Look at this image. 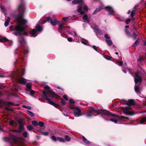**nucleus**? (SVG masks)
Segmentation results:
<instances>
[{
	"mask_svg": "<svg viewBox=\"0 0 146 146\" xmlns=\"http://www.w3.org/2000/svg\"><path fill=\"white\" fill-rule=\"evenodd\" d=\"M9 21L10 18L9 17H7L4 23V25L5 27H7L8 25Z\"/></svg>",
	"mask_w": 146,
	"mask_h": 146,
	"instance_id": "23",
	"label": "nucleus"
},
{
	"mask_svg": "<svg viewBox=\"0 0 146 146\" xmlns=\"http://www.w3.org/2000/svg\"><path fill=\"white\" fill-rule=\"evenodd\" d=\"M122 71H123L125 73H126V70H125V69H123V70H122Z\"/></svg>",
	"mask_w": 146,
	"mask_h": 146,
	"instance_id": "63",
	"label": "nucleus"
},
{
	"mask_svg": "<svg viewBox=\"0 0 146 146\" xmlns=\"http://www.w3.org/2000/svg\"><path fill=\"white\" fill-rule=\"evenodd\" d=\"M5 105L7 106H15V104L13 102H7L5 103Z\"/></svg>",
	"mask_w": 146,
	"mask_h": 146,
	"instance_id": "21",
	"label": "nucleus"
},
{
	"mask_svg": "<svg viewBox=\"0 0 146 146\" xmlns=\"http://www.w3.org/2000/svg\"><path fill=\"white\" fill-rule=\"evenodd\" d=\"M121 103L125 104L126 105L127 103V101L125 100H121L120 101Z\"/></svg>",
	"mask_w": 146,
	"mask_h": 146,
	"instance_id": "39",
	"label": "nucleus"
},
{
	"mask_svg": "<svg viewBox=\"0 0 146 146\" xmlns=\"http://www.w3.org/2000/svg\"><path fill=\"white\" fill-rule=\"evenodd\" d=\"M9 131H13L14 132H16V133H19V131H18L17 130H15L12 129H9Z\"/></svg>",
	"mask_w": 146,
	"mask_h": 146,
	"instance_id": "48",
	"label": "nucleus"
},
{
	"mask_svg": "<svg viewBox=\"0 0 146 146\" xmlns=\"http://www.w3.org/2000/svg\"><path fill=\"white\" fill-rule=\"evenodd\" d=\"M91 109L92 110V111H91V113H88L86 114V116L87 117H90L92 116L93 114L94 113H96L98 112L102 116L103 115H105L107 116H111L117 117V118H119L120 117L119 116L116 114L110 113L108 112H105L102 109L96 110L93 108H92Z\"/></svg>",
	"mask_w": 146,
	"mask_h": 146,
	"instance_id": "5",
	"label": "nucleus"
},
{
	"mask_svg": "<svg viewBox=\"0 0 146 146\" xmlns=\"http://www.w3.org/2000/svg\"><path fill=\"white\" fill-rule=\"evenodd\" d=\"M61 103L63 105H64L66 104V102L63 99H62L61 101Z\"/></svg>",
	"mask_w": 146,
	"mask_h": 146,
	"instance_id": "49",
	"label": "nucleus"
},
{
	"mask_svg": "<svg viewBox=\"0 0 146 146\" xmlns=\"http://www.w3.org/2000/svg\"><path fill=\"white\" fill-rule=\"evenodd\" d=\"M131 21V19L129 18H128L127 19L126 21V24H128Z\"/></svg>",
	"mask_w": 146,
	"mask_h": 146,
	"instance_id": "46",
	"label": "nucleus"
},
{
	"mask_svg": "<svg viewBox=\"0 0 146 146\" xmlns=\"http://www.w3.org/2000/svg\"><path fill=\"white\" fill-rule=\"evenodd\" d=\"M44 91L43 92V97L47 100L49 104L52 105L55 107L59 106L58 105L52 101L51 100L48 98L50 97V95H53L54 93L50 90V87L46 85L44 87Z\"/></svg>",
	"mask_w": 146,
	"mask_h": 146,
	"instance_id": "4",
	"label": "nucleus"
},
{
	"mask_svg": "<svg viewBox=\"0 0 146 146\" xmlns=\"http://www.w3.org/2000/svg\"><path fill=\"white\" fill-rule=\"evenodd\" d=\"M30 93L31 94H34L35 93V91L33 90H31L30 92Z\"/></svg>",
	"mask_w": 146,
	"mask_h": 146,
	"instance_id": "59",
	"label": "nucleus"
},
{
	"mask_svg": "<svg viewBox=\"0 0 146 146\" xmlns=\"http://www.w3.org/2000/svg\"><path fill=\"white\" fill-rule=\"evenodd\" d=\"M74 35H73V36L74 38H76V37H78V35L76 33L75 31H74Z\"/></svg>",
	"mask_w": 146,
	"mask_h": 146,
	"instance_id": "52",
	"label": "nucleus"
},
{
	"mask_svg": "<svg viewBox=\"0 0 146 146\" xmlns=\"http://www.w3.org/2000/svg\"><path fill=\"white\" fill-rule=\"evenodd\" d=\"M23 136L24 137L26 138L27 136V132L26 131L24 132L23 133Z\"/></svg>",
	"mask_w": 146,
	"mask_h": 146,
	"instance_id": "35",
	"label": "nucleus"
},
{
	"mask_svg": "<svg viewBox=\"0 0 146 146\" xmlns=\"http://www.w3.org/2000/svg\"><path fill=\"white\" fill-rule=\"evenodd\" d=\"M139 73L138 72H137L135 74V76H134L135 78V82L136 84L138 82L139 83L141 82L142 81V79L141 76L139 75Z\"/></svg>",
	"mask_w": 146,
	"mask_h": 146,
	"instance_id": "11",
	"label": "nucleus"
},
{
	"mask_svg": "<svg viewBox=\"0 0 146 146\" xmlns=\"http://www.w3.org/2000/svg\"><path fill=\"white\" fill-rule=\"evenodd\" d=\"M143 101L145 103V106H146V97H145L144 98V99L143 100Z\"/></svg>",
	"mask_w": 146,
	"mask_h": 146,
	"instance_id": "55",
	"label": "nucleus"
},
{
	"mask_svg": "<svg viewBox=\"0 0 146 146\" xmlns=\"http://www.w3.org/2000/svg\"><path fill=\"white\" fill-rule=\"evenodd\" d=\"M82 42L84 44L86 45H88L89 44V43L87 42H83L82 41Z\"/></svg>",
	"mask_w": 146,
	"mask_h": 146,
	"instance_id": "54",
	"label": "nucleus"
},
{
	"mask_svg": "<svg viewBox=\"0 0 146 146\" xmlns=\"http://www.w3.org/2000/svg\"><path fill=\"white\" fill-rule=\"evenodd\" d=\"M69 19L68 17H64L62 18V19L65 21L67 22L69 21Z\"/></svg>",
	"mask_w": 146,
	"mask_h": 146,
	"instance_id": "31",
	"label": "nucleus"
},
{
	"mask_svg": "<svg viewBox=\"0 0 146 146\" xmlns=\"http://www.w3.org/2000/svg\"><path fill=\"white\" fill-rule=\"evenodd\" d=\"M93 29H95V30L98 33H101V31L98 28L97 26L94 25V27L93 28Z\"/></svg>",
	"mask_w": 146,
	"mask_h": 146,
	"instance_id": "22",
	"label": "nucleus"
},
{
	"mask_svg": "<svg viewBox=\"0 0 146 146\" xmlns=\"http://www.w3.org/2000/svg\"><path fill=\"white\" fill-rule=\"evenodd\" d=\"M103 8L102 7H100L98 8H97L94 11L93 13V15H95L96 13L97 12H98L100 11H101Z\"/></svg>",
	"mask_w": 146,
	"mask_h": 146,
	"instance_id": "16",
	"label": "nucleus"
},
{
	"mask_svg": "<svg viewBox=\"0 0 146 146\" xmlns=\"http://www.w3.org/2000/svg\"><path fill=\"white\" fill-rule=\"evenodd\" d=\"M84 4L83 1H73L72 2V4L73 5H78V9L77 10V11L82 14L84 13L82 10V8Z\"/></svg>",
	"mask_w": 146,
	"mask_h": 146,
	"instance_id": "8",
	"label": "nucleus"
},
{
	"mask_svg": "<svg viewBox=\"0 0 146 146\" xmlns=\"http://www.w3.org/2000/svg\"><path fill=\"white\" fill-rule=\"evenodd\" d=\"M35 29H33L31 33V36H32L35 37L37 35H36V31L41 32L42 30V27L38 24L36 26Z\"/></svg>",
	"mask_w": 146,
	"mask_h": 146,
	"instance_id": "9",
	"label": "nucleus"
},
{
	"mask_svg": "<svg viewBox=\"0 0 146 146\" xmlns=\"http://www.w3.org/2000/svg\"><path fill=\"white\" fill-rule=\"evenodd\" d=\"M139 42H138L137 40L135 41V42L133 44V46H135L138 44Z\"/></svg>",
	"mask_w": 146,
	"mask_h": 146,
	"instance_id": "40",
	"label": "nucleus"
},
{
	"mask_svg": "<svg viewBox=\"0 0 146 146\" xmlns=\"http://www.w3.org/2000/svg\"><path fill=\"white\" fill-rule=\"evenodd\" d=\"M24 68H22L21 70L16 69L14 71V75L17 76L13 77L14 80L17 81L18 83L22 84H26V87L29 89L31 88V83H26L27 80L24 78L22 77V76L24 74Z\"/></svg>",
	"mask_w": 146,
	"mask_h": 146,
	"instance_id": "2",
	"label": "nucleus"
},
{
	"mask_svg": "<svg viewBox=\"0 0 146 146\" xmlns=\"http://www.w3.org/2000/svg\"><path fill=\"white\" fill-rule=\"evenodd\" d=\"M109 120H110L111 121H112V122H113L115 123H116L117 122V120H116V119H109Z\"/></svg>",
	"mask_w": 146,
	"mask_h": 146,
	"instance_id": "44",
	"label": "nucleus"
},
{
	"mask_svg": "<svg viewBox=\"0 0 146 146\" xmlns=\"http://www.w3.org/2000/svg\"><path fill=\"white\" fill-rule=\"evenodd\" d=\"M32 124L34 126H36L38 125V122L35 121H33L32 122Z\"/></svg>",
	"mask_w": 146,
	"mask_h": 146,
	"instance_id": "32",
	"label": "nucleus"
},
{
	"mask_svg": "<svg viewBox=\"0 0 146 146\" xmlns=\"http://www.w3.org/2000/svg\"><path fill=\"white\" fill-rule=\"evenodd\" d=\"M63 98L66 100H68V98L65 95H64L63 96Z\"/></svg>",
	"mask_w": 146,
	"mask_h": 146,
	"instance_id": "51",
	"label": "nucleus"
},
{
	"mask_svg": "<svg viewBox=\"0 0 146 146\" xmlns=\"http://www.w3.org/2000/svg\"><path fill=\"white\" fill-rule=\"evenodd\" d=\"M67 39L68 41L70 42H71L72 41V39L71 37H68Z\"/></svg>",
	"mask_w": 146,
	"mask_h": 146,
	"instance_id": "53",
	"label": "nucleus"
},
{
	"mask_svg": "<svg viewBox=\"0 0 146 146\" xmlns=\"http://www.w3.org/2000/svg\"><path fill=\"white\" fill-rule=\"evenodd\" d=\"M140 123L142 124L146 122V117H145L142 118L140 121Z\"/></svg>",
	"mask_w": 146,
	"mask_h": 146,
	"instance_id": "27",
	"label": "nucleus"
},
{
	"mask_svg": "<svg viewBox=\"0 0 146 146\" xmlns=\"http://www.w3.org/2000/svg\"><path fill=\"white\" fill-rule=\"evenodd\" d=\"M83 141L86 144V145H88L90 144V142L88 140H87L83 136L82 137Z\"/></svg>",
	"mask_w": 146,
	"mask_h": 146,
	"instance_id": "17",
	"label": "nucleus"
},
{
	"mask_svg": "<svg viewBox=\"0 0 146 146\" xmlns=\"http://www.w3.org/2000/svg\"><path fill=\"white\" fill-rule=\"evenodd\" d=\"M23 35H27V33L26 32H24L23 33Z\"/></svg>",
	"mask_w": 146,
	"mask_h": 146,
	"instance_id": "60",
	"label": "nucleus"
},
{
	"mask_svg": "<svg viewBox=\"0 0 146 146\" xmlns=\"http://www.w3.org/2000/svg\"><path fill=\"white\" fill-rule=\"evenodd\" d=\"M138 61H141L143 60V59L139 57L138 60Z\"/></svg>",
	"mask_w": 146,
	"mask_h": 146,
	"instance_id": "58",
	"label": "nucleus"
},
{
	"mask_svg": "<svg viewBox=\"0 0 146 146\" xmlns=\"http://www.w3.org/2000/svg\"><path fill=\"white\" fill-rule=\"evenodd\" d=\"M19 41L22 46L21 48L17 49L15 51V54H18L19 56L18 58L16 59V62H18L21 63L19 61L20 60H22L23 59V55L24 54L25 56H27L29 52V51L25 49V48L26 47V44L24 38L21 36L19 38Z\"/></svg>",
	"mask_w": 146,
	"mask_h": 146,
	"instance_id": "3",
	"label": "nucleus"
},
{
	"mask_svg": "<svg viewBox=\"0 0 146 146\" xmlns=\"http://www.w3.org/2000/svg\"><path fill=\"white\" fill-rule=\"evenodd\" d=\"M27 113L31 117L34 116V114L30 111L28 110L27 111Z\"/></svg>",
	"mask_w": 146,
	"mask_h": 146,
	"instance_id": "28",
	"label": "nucleus"
},
{
	"mask_svg": "<svg viewBox=\"0 0 146 146\" xmlns=\"http://www.w3.org/2000/svg\"><path fill=\"white\" fill-rule=\"evenodd\" d=\"M8 39L5 38H3L2 39H0V42H5L8 41Z\"/></svg>",
	"mask_w": 146,
	"mask_h": 146,
	"instance_id": "30",
	"label": "nucleus"
},
{
	"mask_svg": "<svg viewBox=\"0 0 146 146\" xmlns=\"http://www.w3.org/2000/svg\"><path fill=\"white\" fill-rule=\"evenodd\" d=\"M69 102L70 103L74 104L75 103L74 100L72 99L69 100Z\"/></svg>",
	"mask_w": 146,
	"mask_h": 146,
	"instance_id": "45",
	"label": "nucleus"
},
{
	"mask_svg": "<svg viewBox=\"0 0 146 146\" xmlns=\"http://www.w3.org/2000/svg\"><path fill=\"white\" fill-rule=\"evenodd\" d=\"M23 129V126L22 125H19L18 128V130H17L19 131V133H20L22 132Z\"/></svg>",
	"mask_w": 146,
	"mask_h": 146,
	"instance_id": "24",
	"label": "nucleus"
},
{
	"mask_svg": "<svg viewBox=\"0 0 146 146\" xmlns=\"http://www.w3.org/2000/svg\"><path fill=\"white\" fill-rule=\"evenodd\" d=\"M4 139L5 141H9L11 143V146H13L11 142H13L15 144H18L19 143V138L12 134H10L9 137H5Z\"/></svg>",
	"mask_w": 146,
	"mask_h": 146,
	"instance_id": "7",
	"label": "nucleus"
},
{
	"mask_svg": "<svg viewBox=\"0 0 146 146\" xmlns=\"http://www.w3.org/2000/svg\"><path fill=\"white\" fill-rule=\"evenodd\" d=\"M143 45L145 46H146V41L144 43Z\"/></svg>",
	"mask_w": 146,
	"mask_h": 146,
	"instance_id": "64",
	"label": "nucleus"
},
{
	"mask_svg": "<svg viewBox=\"0 0 146 146\" xmlns=\"http://www.w3.org/2000/svg\"><path fill=\"white\" fill-rule=\"evenodd\" d=\"M104 9L107 11L109 15H114L115 14L114 10L111 6H107L105 7Z\"/></svg>",
	"mask_w": 146,
	"mask_h": 146,
	"instance_id": "10",
	"label": "nucleus"
},
{
	"mask_svg": "<svg viewBox=\"0 0 146 146\" xmlns=\"http://www.w3.org/2000/svg\"><path fill=\"white\" fill-rule=\"evenodd\" d=\"M0 8L2 11H4L5 12L6 11V10L5 8L3 7L2 5H0Z\"/></svg>",
	"mask_w": 146,
	"mask_h": 146,
	"instance_id": "41",
	"label": "nucleus"
},
{
	"mask_svg": "<svg viewBox=\"0 0 146 146\" xmlns=\"http://www.w3.org/2000/svg\"><path fill=\"white\" fill-rule=\"evenodd\" d=\"M46 21L50 22L51 25L53 26H55L58 23V24L59 28L62 29H63V27L64 25V23H62L60 21H59L56 18L52 19L50 17H48L46 18L45 22Z\"/></svg>",
	"mask_w": 146,
	"mask_h": 146,
	"instance_id": "6",
	"label": "nucleus"
},
{
	"mask_svg": "<svg viewBox=\"0 0 146 146\" xmlns=\"http://www.w3.org/2000/svg\"><path fill=\"white\" fill-rule=\"evenodd\" d=\"M133 36L134 38L135 39L137 38V35L134 33H133L132 34H131V36Z\"/></svg>",
	"mask_w": 146,
	"mask_h": 146,
	"instance_id": "42",
	"label": "nucleus"
},
{
	"mask_svg": "<svg viewBox=\"0 0 146 146\" xmlns=\"http://www.w3.org/2000/svg\"><path fill=\"white\" fill-rule=\"evenodd\" d=\"M27 128L29 131H31L33 129V127L32 125H29L27 126Z\"/></svg>",
	"mask_w": 146,
	"mask_h": 146,
	"instance_id": "29",
	"label": "nucleus"
},
{
	"mask_svg": "<svg viewBox=\"0 0 146 146\" xmlns=\"http://www.w3.org/2000/svg\"><path fill=\"white\" fill-rule=\"evenodd\" d=\"M74 114L76 117H79L82 114L80 109L78 107H76L74 110Z\"/></svg>",
	"mask_w": 146,
	"mask_h": 146,
	"instance_id": "13",
	"label": "nucleus"
},
{
	"mask_svg": "<svg viewBox=\"0 0 146 146\" xmlns=\"http://www.w3.org/2000/svg\"><path fill=\"white\" fill-rule=\"evenodd\" d=\"M83 19L84 20L85 22H89V19L88 18V16L87 14L84 15L83 17Z\"/></svg>",
	"mask_w": 146,
	"mask_h": 146,
	"instance_id": "19",
	"label": "nucleus"
},
{
	"mask_svg": "<svg viewBox=\"0 0 146 146\" xmlns=\"http://www.w3.org/2000/svg\"><path fill=\"white\" fill-rule=\"evenodd\" d=\"M131 108L130 106H127L123 108V110L124 113L126 114H129L130 111H128L131 109Z\"/></svg>",
	"mask_w": 146,
	"mask_h": 146,
	"instance_id": "14",
	"label": "nucleus"
},
{
	"mask_svg": "<svg viewBox=\"0 0 146 146\" xmlns=\"http://www.w3.org/2000/svg\"><path fill=\"white\" fill-rule=\"evenodd\" d=\"M135 104V102L133 100L129 99L127 101V105H134Z\"/></svg>",
	"mask_w": 146,
	"mask_h": 146,
	"instance_id": "15",
	"label": "nucleus"
},
{
	"mask_svg": "<svg viewBox=\"0 0 146 146\" xmlns=\"http://www.w3.org/2000/svg\"><path fill=\"white\" fill-rule=\"evenodd\" d=\"M14 121L13 120H12L10 121H9V124L10 125H13V124H14Z\"/></svg>",
	"mask_w": 146,
	"mask_h": 146,
	"instance_id": "43",
	"label": "nucleus"
},
{
	"mask_svg": "<svg viewBox=\"0 0 146 146\" xmlns=\"http://www.w3.org/2000/svg\"><path fill=\"white\" fill-rule=\"evenodd\" d=\"M25 9V3L21 2L18 7L17 10L19 12L18 15L16 17L17 23V25L14 27L13 26L9 27L10 29L14 28V30L15 32L12 33L17 36L21 35L22 32L24 31L26 28L27 20L24 18V14Z\"/></svg>",
	"mask_w": 146,
	"mask_h": 146,
	"instance_id": "1",
	"label": "nucleus"
},
{
	"mask_svg": "<svg viewBox=\"0 0 146 146\" xmlns=\"http://www.w3.org/2000/svg\"><path fill=\"white\" fill-rule=\"evenodd\" d=\"M44 123L42 121H39L38 123V125L40 127H43L44 125Z\"/></svg>",
	"mask_w": 146,
	"mask_h": 146,
	"instance_id": "34",
	"label": "nucleus"
},
{
	"mask_svg": "<svg viewBox=\"0 0 146 146\" xmlns=\"http://www.w3.org/2000/svg\"><path fill=\"white\" fill-rule=\"evenodd\" d=\"M51 137L52 139L55 142L57 140L61 142H65V139L64 138L61 137H57L56 138L54 135L51 136Z\"/></svg>",
	"mask_w": 146,
	"mask_h": 146,
	"instance_id": "12",
	"label": "nucleus"
},
{
	"mask_svg": "<svg viewBox=\"0 0 146 146\" xmlns=\"http://www.w3.org/2000/svg\"><path fill=\"white\" fill-rule=\"evenodd\" d=\"M135 90L137 94L139 92V85L135 84Z\"/></svg>",
	"mask_w": 146,
	"mask_h": 146,
	"instance_id": "25",
	"label": "nucleus"
},
{
	"mask_svg": "<svg viewBox=\"0 0 146 146\" xmlns=\"http://www.w3.org/2000/svg\"><path fill=\"white\" fill-rule=\"evenodd\" d=\"M65 140L68 141H69L70 140V138L68 135L66 136L65 137Z\"/></svg>",
	"mask_w": 146,
	"mask_h": 146,
	"instance_id": "36",
	"label": "nucleus"
},
{
	"mask_svg": "<svg viewBox=\"0 0 146 146\" xmlns=\"http://www.w3.org/2000/svg\"><path fill=\"white\" fill-rule=\"evenodd\" d=\"M4 109L5 110H9V109L7 107H4Z\"/></svg>",
	"mask_w": 146,
	"mask_h": 146,
	"instance_id": "62",
	"label": "nucleus"
},
{
	"mask_svg": "<svg viewBox=\"0 0 146 146\" xmlns=\"http://www.w3.org/2000/svg\"><path fill=\"white\" fill-rule=\"evenodd\" d=\"M125 31L127 35L129 37H131V32H130L129 30L127 29H125Z\"/></svg>",
	"mask_w": 146,
	"mask_h": 146,
	"instance_id": "26",
	"label": "nucleus"
},
{
	"mask_svg": "<svg viewBox=\"0 0 146 146\" xmlns=\"http://www.w3.org/2000/svg\"><path fill=\"white\" fill-rule=\"evenodd\" d=\"M135 9H136V7H135L133 8V10L131 11V18H133L134 16H135Z\"/></svg>",
	"mask_w": 146,
	"mask_h": 146,
	"instance_id": "18",
	"label": "nucleus"
},
{
	"mask_svg": "<svg viewBox=\"0 0 146 146\" xmlns=\"http://www.w3.org/2000/svg\"><path fill=\"white\" fill-rule=\"evenodd\" d=\"M22 107L25 108H26V109H27L28 110H31V108L30 106H27L25 105H23V106Z\"/></svg>",
	"mask_w": 146,
	"mask_h": 146,
	"instance_id": "38",
	"label": "nucleus"
},
{
	"mask_svg": "<svg viewBox=\"0 0 146 146\" xmlns=\"http://www.w3.org/2000/svg\"><path fill=\"white\" fill-rule=\"evenodd\" d=\"M83 9L85 11H88V8L86 5H84L83 7Z\"/></svg>",
	"mask_w": 146,
	"mask_h": 146,
	"instance_id": "33",
	"label": "nucleus"
},
{
	"mask_svg": "<svg viewBox=\"0 0 146 146\" xmlns=\"http://www.w3.org/2000/svg\"><path fill=\"white\" fill-rule=\"evenodd\" d=\"M13 43V42L12 41H11L10 42V43H9V46H11L12 44Z\"/></svg>",
	"mask_w": 146,
	"mask_h": 146,
	"instance_id": "61",
	"label": "nucleus"
},
{
	"mask_svg": "<svg viewBox=\"0 0 146 146\" xmlns=\"http://www.w3.org/2000/svg\"><path fill=\"white\" fill-rule=\"evenodd\" d=\"M70 109H73V110H74V109H75V108H74V107L73 106H70Z\"/></svg>",
	"mask_w": 146,
	"mask_h": 146,
	"instance_id": "56",
	"label": "nucleus"
},
{
	"mask_svg": "<svg viewBox=\"0 0 146 146\" xmlns=\"http://www.w3.org/2000/svg\"><path fill=\"white\" fill-rule=\"evenodd\" d=\"M106 42L109 46H111L112 44V42L110 39H106Z\"/></svg>",
	"mask_w": 146,
	"mask_h": 146,
	"instance_id": "20",
	"label": "nucleus"
},
{
	"mask_svg": "<svg viewBox=\"0 0 146 146\" xmlns=\"http://www.w3.org/2000/svg\"><path fill=\"white\" fill-rule=\"evenodd\" d=\"M42 134L45 136H47L48 135V133L46 132H43L42 133Z\"/></svg>",
	"mask_w": 146,
	"mask_h": 146,
	"instance_id": "50",
	"label": "nucleus"
},
{
	"mask_svg": "<svg viewBox=\"0 0 146 146\" xmlns=\"http://www.w3.org/2000/svg\"><path fill=\"white\" fill-rule=\"evenodd\" d=\"M92 47L93 48V49L94 50H95L96 51H97V52H98L97 47L96 46H95V45H93Z\"/></svg>",
	"mask_w": 146,
	"mask_h": 146,
	"instance_id": "47",
	"label": "nucleus"
},
{
	"mask_svg": "<svg viewBox=\"0 0 146 146\" xmlns=\"http://www.w3.org/2000/svg\"><path fill=\"white\" fill-rule=\"evenodd\" d=\"M104 37L107 39H110V36L107 34H106L105 35Z\"/></svg>",
	"mask_w": 146,
	"mask_h": 146,
	"instance_id": "37",
	"label": "nucleus"
},
{
	"mask_svg": "<svg viewBox=\"0 0 146 146\" xmlns=\"http://www.w3.org/2000/svg\"><path fill=\"white\" fill-rule=\"evenodd\" d=\"M123 64V62L122 61H121V62L118 64V65L120 66H122V65Z\"/></svg>",
	"mask_w": 146,
	"mask_h": 146,
	"instance_id": "57",
	"label": "nucleus"
}]
</instances>
